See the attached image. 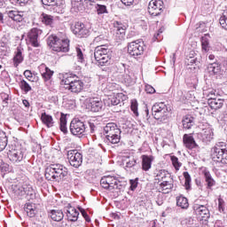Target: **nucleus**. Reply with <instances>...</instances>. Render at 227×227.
Segmentation results:
<instances>
[{"instance_id":"nucleus-1","label":"nucleus","mask_w":227,"mask_h":227,"mask_svg":"<svg viewBox=\"0 0 227 227\" xmlns=\"http://www.w3.org/2000/svg\"><path fill=\"white\" fill-rule=\"evenodd\" d=\"M68 175V169L61 164H51L46 167L44 176L50 182H61Z\"/></svg>"},{"instance_id":"nucleus-2","label":"nucleus","mask_w":227,"mask_h":227,"mask_svg":"<svg viewBox=\"0 0 227 227\" xmlns=\"http://www.w3.org/2000/svg\"><path fill=\"white\" fill-rule=\"evenodd\" d=\"M47 43L55 52H68L70 51V41L68 39H59L56 35H50Z\"/></svg>"},{"instance_id":"nucleus-3","label":"nucleus","mask_w":227,"mask_h":227,"mask_svg":"<svg viewBox=\"0 0 227 227\" xmlns=\"http://www.w3.org/2000/svg\"><path fill=\"white\" fill-rule=\"evenodd\" d=\"M62 84H64L66 90H69L72 93H81V91L84 90V82L75 79V77L71 74L64 75Z\"/></svg>"},{"instance_id":"nucleus-4","label":"nucleus","mask_w":227,"mask_h":227,"mask_svg":"<svg viewBox=\"0 0 227 227\" xmlns=\"http://www.w3.org/2000/svg\"><path fill=\"white\" fill-rule=\"evenodd\" d=\"M170 111L171 106H169V105H166L164 102L156 103L152 107V114L153 118L160 121H166Z\"/></svg>"},{"instance_id":"nucleus-5","label":"nucleus","mask_w":227,"mask_h":227,"mask_svg":"<svg viewBox=\"0 0 227 227\" xmlns=\"http://www.w3.org/2000/svg\"><path fill=\"white\" fill-rule=\"evenodd\" d=\"M94 58L101 67L108 65L109 61H111V50L106 45L101 44L95 48Z\"/></svg>"},{"instance_id":"nucleus-6","label":"nucleus","mask_w":227,"mask_h":227,"mask_svg":"<svg viewBox=\"0 0 227 227\" xmlns=\"http://www.w3.org/2000/svg\"><path fill=\"white\" fill-rule=\"evenodd\" d=\"M104 131L106 135V139L112 145H118L120 143V134H121V131L120 129H118V126H116L114 122H109L106 125L104 128Z\"/></svg>"},{"instance_id":"nucleus-7","label":"nucleus","mask_w":227,"mask_h":227,"mask_svg":"<svg viewBox=\"0 0 227 227\" xmlns=\"http://www.w3.org/2000/svg\"><path fill=\"white\" fill-rule=\"evenodd\" d=\"M42 33H43L42 29L36 27L28 31L26 39L28 51H32L31 47H40V36H42Z\"/></svg>"},{"instance_id":"nucleus-8","label":"nucleus","mask_w":227,"mask_h":227,"mask_svg":"<svg viewBox=\"0 0 227 227\" xmlns=\"http://www.w3.org/2000/svg\"><path fill=\"white\" fill-rule=\"evenodd\" d=\"M7 156L12 164H19V162H22V160H24L26 151L20 147H12L7 152Z\"/></svg>"},{"instance_id":"nucleus-9","label":"nucleus","mask_w":227,"mask_h":227,"mask_svg":"<svg viewBox=\"0 0 227 227\" xmlns=\"http://www.w3.org/2000/svg\"><path fill=\"white\" fill-rule=\"evenodd\" d=\"M100 185L103 189H108L109 191H113V189H121V182L113 176L102 177L100 180Z\"/></svg>"},{"instance_id":"nucleus-10","label":"nucleus","mask_w":227,"mask_h":227,"mask_svg":"<svg viewBox=\"0 0 227 227\" xmlns=\"http://www.w3.org/2000/svg\"><path fill=\"white\" fill-rule=\"evenodd\" d=\"M224 146V143L219 142L212 149L214 157H216L217 160L222 162V164H227V150Z\"/></svg>"},{"instance_id":"nucleus-11","label":"nucleus","mask_w":227,"mask_h":227,"mask_svg":"<svg viewBox=\"0 0 227 227\" xmlns=\"http://www.w3.org/2000/svg\"><path fill=\"white\" fill-rule=\"evenodd\" d=\"M43 4L49 6L52 13H63L65 11V5L63 4V0H42Z\"/></svg>"},{"instance_id":"nucleus-12","label":"nucleus","mask_w":227,"mask_h":227,"mask_svg":"<svg viewBox=\"0 0 227 227\" xmlns=\"http://www.w3.org/2000/svg\"><path fill=\"white\" fill-rule=\"evenodd\" d=\"M164 10V2L162 0H151L148 4V13L153 17H159Z\"/></svg>"},{"instance_id":"nucleus-13","label":"nucleus","mask_w":227,"mask_h":227,"mask_svg":"<svg viewBox=\"0 0 227 227\" xmlns=\"http://www.w3.org/2000/svg\"><path fill=\"white\" fill-rule=\"evenodd\" d=\"M128 52L130 56H141L145 52V43L141 41H133L128 44Z\"/></svg>"},{"instance_id":"nucleus-14","label":"nucleus","mask_w":227,"mask_h":227,"mask_svg":"<svg viewBox=\"0 0 227 227\" xmlns=\"http://www.w3.org/2000/svg\"><path fill=\"white\" fill-rule=\"evenodd\" d=\"M207 72L210 75H215L216 79H222L223 82L226 81V72L221 69V64L217 62L207 65Z\"/></svg>"},{"instance_id":"nucleus-15","label":"nucleus","mask_w":227,"mask_h":227,"mask_svg":"<svg viewBox=\"0 0 227 227\" xmlns=\"http://www.w3.org/2000/svg\"><path fill=\"white\" fill-rule=\"evenodd\" d=\"M70 132L73 136H82L86 132V124L79 119H74L70 123Z\"/></svg>"},{"instance_id":"nucleus-16","label":"nucleus","mask_w":227,"mask_h":227,"mask_svg":"<svg viewBox=\"0 0 227 227\" xmlns=\"http://www.w3.org/2000/svg\"><path fill=\"white\" fill-rule=\"evenodd\" d=\"M67 159L70 166L73 168H80L82 164V154H81L77 150L68 151Z\"/></svg>"},{"instance_id":"nucleus-17","label":"nucleus","mask_w":227,"mask_h":227,"mask_svg":"<svg viewBox=\"0 0 227 227\" xmlns=\"http://www.w3.org/2000/svg\"><path fill=\"white\" fill-rule=\"evenodd\" d=\"M71 29L74 35L78 38H86V36H90V30L82 22H75L74 25L71 27Z\"/></svg>"},{"instance_id":"nucleus-18","label":"nucleus","mask_w":227,"mask_h":227,"mask_svg":"<svg viewBox=\"0 0 227 227\" xmlns=\"http://www.w3.org/2000/svg\"><path fill=\"white\" fill-rule=\"evenodd\" d=\"M18 194L24 196L26 194L27 200H36V191L33 189L31 184H24L18 190Z\"/></svg>"},{"instance_id":"nucleus-19","label":"nucleus","mask_w":227,"mask_h":227,"mask_svg":"<svg viewBox=\"0 0 227 227\" xmlns=\"http://www.w3.org/2000/svg\"><path fill=\"white\" fill-rule=\"evenodd\" d=\"M207 104L211 109L217 111V109H221L224 106V99L215 98V93H209L207 95Z\"/></svg>"},{"instance_id":"nucleus-20","label":"nucleus","mask_w":227,"mask_h":227,"mask_svg":"<svg viewBox=\"0 0 227 227\" xmlns=\"http://www.w3.org/2000/svg\"><path fill=\"white\" fill-rule=\"evenodd\" d=\"M88 107L92 113H99L104 107V102L98 98H90L88 100Z\"/></svg>"},{"instance_id":"nucleus-21","label":"nucleus","mask_w":227,"mask_h":227,"mask_svg":"<svg viewBox=\"0 0 227 227\" xmlns=\"http://www.w3.org/2000/svg\"><path fill=\"white\" fill-rule=\"evenodd\" d=\"M198 137L203 143H210L214 139V131L210 127L205 128L198 134Z\"/></svg>"},{"instance_id":"nucleus-22","label":"nucleus","mask_w":227,"mask_h":227,"mask_svg":"<svg viewBox=\"0 0 227 227\" xmlns=\"http://www.w3.org/2000/svg\"><path fill=\"white\" fill-rule=\"evenodd\" d=\"M195 212L197 215L202 219V221H208L210 218V211L205 206H195L194 207Z\"/></svg>"},{"instance_id":"nucleus-23","label":"nucleus","mask_w":227,"mask_h":227,"mask_svg":"<svg viewBox=\"0 0 227 227\" xmlns=\"http://www.w3.org/2000/svg\"><path fill=\"white\" fill-rule=\"evenodd\" d=\"M123 98H125V95H123V93H118L111 98H108V99H106V104L109 106H118L123 102Z\"/></svg>"},{"instance_id":"nucleus-24","label":"nucleus","mask_w":227,"mask_h":227,"mask_svg":"<svg viewBox=\"0 0 227 227\" xmlns=\"http://www.w3.org/2000/svg\"><path fill=\"white\" fill-rule=\"evenodd\" d=\"M67 217L68 221L75 223V221L79 219V211H77L75 207H71L70 204H68L67 209Z\"/></svg>"},{"instance_id":"nucleus-25","label":"nucleus","mask_w":227,"mask_h":227,"mask_svg":"<svg viewBox=\"0 0 227 227\" xmlns=\"http://www.w3.org/2000/svg\"><path fill=\"white\" fill-rule=\"evenodd\" d=\"M142 169L143 171H150L152 169V162H153V156L142 155Z\"/></svg>"},{"instance_id":"nucleus-26","label":"nucleus","mask_w":227,"mask_h":227,"mask_svg":"<svg viewBox=\"0 0 227 227\" xmlns=\"http://www.w3.org/2000/svg\"><path fill=\"white\" fill-rule=\"evenodd\" d=\"M183 141L184 146L189 150H192V148H196L198 146V144H196L194 137L191 135L184 134L183 137Z\"/></svg>"},{"instance_id":"nucleus-27","label":"nucleus","mask_w":227,"mask_h":227,"mask_svg":"<svg viewBox=\"0 0 227 227\" xmlns=\"http://www.w3.org/2000/svg\"><path fill=\"white\" fill-rule=\"evenodd\" d=\"M202 175H204L205 182L207 184V189H212V187L215 185V180H214V177H212V174H210V171L205 168L204 170H202Z\"/></svg>"},{"instance_id":"nucleus-28","label":"nucleus","mask_w":227,"mask_h":227,"mask_svg":"<svg viewBox=\"0 0 227 227\" xmlns=\"http://www.w3.org/2000/svg\"><path fill=\"white\" fill-rule=\"evenodd\" d=\"M23 51L24 49H22V47L20 46L17 48V51L13 57V63L15 67H19V65H20V63L24 61V55H22Z\"/></svg>"},{"instance_id":"nucleus-29","label":"nucleus","mask_w":227,"mask_h":227,"mask_svg":"<svg viewBox=\"0 0 227 227\" xmlns=\"http://www.w3.org/2000/svg\"><path fill=\"white\" fill-rule=\"evenodd\" d=\"M160 188L162 189L163 192L165 194H168L171 189H173V178L168 177V179H165V181H162L160 184Z\"/></svg>"},{"instance_id":"nucleus-30","label":"nucleus","mask_w":227,"mask_h":227,"mask_svg":"<svg viewBox=\"0 0 227 227\" xmlns=\"http://www.w3.org/2000/svg\"><path fill=\"white\" fill-rule=\"evenodd\" d=\"M24 210L27 212L28 217H35L36 215V204L27 202L24 206Z\"/></svg>"},{"instance_id":"nucleus-31","label":"nucleus","mask_w":227,"mask_h":227,"mask_svg":"<svg viewBox=\"0 0 227 227\" xmlns=\"http://www.w3.org/2000/svg\"><path fill=\"white\" fill-rule=\"evenodd\" d=\"M154 175L155 180H158L159 182H164L165 180L171 178V175H169V173L164 169L156 170Z\"/></svg>"},{"instance_id":"nucleus-32","label":"nucleus","mask_w":227,"mask_h":227,"mask_svg":"<svg viewBox=\"0 0 227 227\" xmlns=\"http://www.w3.org/2000/svg\"><path fill=\"white\" fill-rule=\"evenodd\" d=\"M182 123L183 128L185 129L186 130H189L194 125V117L189 114L185 115L184 117H183Z\"/></svg>"},{"instance_id":"nucleus-33","label":"nucleus","mask_w":227,"mask_h":227,"mask_svg":"<svg viewBox=\"0 0 227 227\" xmlns=\"http://www.w3.org/2000/svg\"><path fill=\"white\" fill-rule=\"evenodd\" d=\"M7 15L9 19H12V20H14L15 22H22L24 20L22 12L19 11H9L7 12Z\"/></svg>"},{"instance_id":"nucleus-34","label":"nucleus","mask_w":227,"mask_h":227,"mask_svg":"<svg viewBox=\"0 0 227 227\" xmlns=\"http://www.w3.org/2000/svg\"><path fill=\"white\" fill-rule=\"evenodd\" d=\"M50 217H51L52 221L59 223V221H63V217H65V215L63 214L62 210L53 209L51 212Z\"/></svg>"},{"instance_id":"nucleus-35","label":"nucleus","mask_w":227,"mask_h":227,"mask_svg":"<svg viewBox=\"0 0 227 227\" xmlns=\"http://www.w3.org/2000/svg\"><path fill=\"white\" fill-rule=\"evenodd\" d=\"M41 120L43 123H44V125L47 126L49 129H51V127H54V120L51 115L43 113L41 115Z\"/></svg>"},{"instance_id":"nucleus-36","label":"nucleus","mask_w":227,"mask_h":227,"mask_svg":"<svg viewBox=\"0 0 227 227\" xmlns=\"http://www.w3.org/2000/svg\"><path fill=\"white\" fill-rule=\"evenodd\" d=\"M39 19L45 26H52L54 24V19L49 14L42 13Z\"/></svg>"},{"instance_id":"nucleus-37","label":"nucleus","mask_w":227,"mask_h":227,"mask_svg":"<svg viewBox=\"0 0 227 227\" xmlns=\"http://www.w3.org/2000/svg\"><path fill=\"white\" fill-rule=\"evenodd\" d=\"M176 205L180 207V208L187 209L189 208V200L184 196H179L176 198Z\"/></svg>"},{"instance_id":"nucleus-38","label":"nucleus","mask_w":227,"mask_h":227,"mask_svg":"<svg viewBox=\"0 0 227 227\" xmlns=\"http://www.w3.org/2000/svg\"><path fill=\"white\" fill-rule=\"evenodd\" d=\"M8 146V137L4 131L0 130V152Z\"/></svg>"},{"instance_id":"nucleus-39","label":"nucleus","mask_w":227,"mask_h":227,"mask_svg":"<svg viewBox=\"0 0 227 227\" xmlns=\"http://www.w3.org/2000/svg\"><path fill=\"white\" fill-rule=\"evenodd\" d=\"M124 160L126 161V168H134L137 164V159L134 156H127Z\"/></svg>"},{"instance_id":"nucleus-40","label":"nucleus","mask_w":227,"mask_h":227,"mask_svg":"<svg viewBox=\"0 0 227 227\" xmlns=\"http://www.w3.org/2000/svg\"><path fill=\"white\" fill-rule=\"evenodd\" d=\"M59 129L64 134H67V132H68V129L67 128V116H65L64 114H62L60 117Z\"/></svg>"},{"instance_id":"nucleus-41","label":"nucleus","mask_w":227,"mask_h":227,"mask_svg":"<svg viewBox=\"0 0 227 227\" xmlns=\"http://www.w3.org/2000/svg\"><path fill=\"white\" fill-rule=\"evenodd\" d=\"M201 47L204 52H208L210 46L208 43V37L207 35L201 37Z\"/></svg>"},{"instance_id":"nucleus-42","label":"nucleus","mask_w":227,"mask_h":227,"mask_svg":"<svg viewBox=\"0 0 227 227\" xmlns=\"http://www.w3.org/2000/svg\"><path fill=\"white\" fill-rule=\"evenodd\" d=\"M219 22L223 29H226L227 31V10L223 11L222 16L219 19Z\"/></svg>"},{"instance_id":"nucleus-43","label":"nucleus","mask_w":227,"mask_h":227,"mask_svg":"<svg viewBox=\"0 0 227 227\" xmlns=\"http://www.w3.org/2000/svg\"><path fill=\"white\" fill-rule=\"evenodd\" d=\"M20 87L22 90V91H25V93H29V91H31L32 90L31 85H29V83L26 82V80L20 81Z\"/></svg>"},{"instance_id":"nucleus-44","label":"nucleus","mask_w":227,"mask_h":227,"mask_svg":"<svg viewBox=\"0 0 227 227\" xmlns=\"http://www.w3.org/2000/svg\"><path fill=\"white\" fill-rule=\"evenodd\" d=\"M95 9L98 15H104V13H108L107 6L104 4H96Z\"/></svg>"},{"instance_id":"nucleus-45","label":"nucleus","mask_w":227,"mask_h":227,"mask_svg":"<svg viewBox=\"0 0 227 227\" xmlns=\"http://www.w3.org/2000/svg\"><path fill=\"white\" fill-rule=\"evenodd\" d=\"M45 72L42 73V77L44 79V81H49L51 80V77L54 74V72H52L49 67H44Z\"/></svg>"},{"instance_id":"nucleus-46","label":"nucleus","mask_w":227,"mask_h":227,"mask_svg":"<svg viewBox=\"0 0 227 227\" xmlns=\"http://www.w3.org/2000/svg\"><path fill=\"white\" fill-rule=\"evenodd\" d=\"M184 185L186 187L187 190L191 189V175L189 174V172H184Z\"/></svg>"},{"instance_id":"nucleus-47","label":"nucleus","mask_w":227,"mask_h":227,"mask_svg":"<svg viewBox=\"0 0 227 227\" xmlns=\"http://www.w3.org/2000/svg\"><path fill=\"white\" fill-rule=\"evenodd\" d=\"M116 35L120 40H123V38H125V28L122 27H117Z\"/></svg>"},{"instance_id":"nucleus-48","label":"nucleus","mask_w":227,"mask_h":227,"mask_svg":"<svg viewBox=\"0 0 227 227\" xmlns=\"http://www.w3.org/2000/svg\"><path fill=\"white\" fill-rule=\"evenodd\" d=\"M171 161H172V164H173L175 169H176V171H178V169H180V168L182 167V163L178 160L176 156H172Z\"/></svg>"},{"instance_id":"nucleus-49","label":"nucleus","mask_w":227,"mask_h":227,"mask_svg":"<svg viewBox=\"0 0 227 227\" xmlns=\"http://www.w3.org/2000/svg\"><path fill=\"white\" fill-rule=\"evenodd\" d=\"M0 98L3 101L4 107H6V106H8V100L10 98V96L6 94V92H1Z\"/></svg>"},{"instance_id":"nucleus-50","label":"nucleus","mask_w":227,"mask_h":227,"mask_svg":"<svg viewBox=\"0 0 227 227\" xmlns=\"http://www.w3.org/2000/svg\"><path fill=\"white\" fill-rule=\"evenodd\" d=\"M76 56L79 63H83L84 54L82 53V50H81L80 48H76Z\"/></svg>"},{"instance_id":"nucleus-51","label":"nucleus","mask_w":227,"mask_h":227,"mask_svg":"<svg viewBox=\"0 0 227 227\" xmlns=\"http://www.w3.org/2000/svg\"><path fill=\"white\" fill-rule=\"evenodd\" d=\"M79 210H80L82 217H84L85 221L87 223H90L91 221V219H90V215H88V213H86V210H84V208H82V207H79Z\"/></svg>"},{"instance_id":"nucleus-52","label":"nucleus","mask_w":227,"mask_h":227,"mask_svg":"<svg viewBox=\"0 0 227 227\" xmlns=\"http://www.w3.org/2000/svg\"><path fill=\"white\" fill-rule=\"evenodd\" d=\"M105 40H106V36L101 35L94 38V43H99V45H102Z\"/></svg>"},{"instance_id":"nucleus-53","label":"nucleus","mask_w":227,"mask_h":227,"mask_svg":"<svg viewBox=\"0 0 227 227\" xmlns=\"http://www.w3.org/2000/svg\"><path fill=\"white\" fill-rule=\"evenodd\" d=\"M122 79L126 84H132V76L129 74H125L122 75Z\"/></svg>"},{"instance_id":"nucleus-54","label":"nucleus","mask_w":227,"mask_h":227,"mask_svg":"<svg viewBox=\"0 0 227 227\" xmlns=\"http://www.w3.org/2000/svg\"><path fill=\"white\" fill-rule=\"evenodd\" d=\"M131 111L136 116H139V113L137 112V102L131 103Z\"/></svg>"},{"instance_id":"nucleus-55","label":"nucleus","mask_w":227,"mask_h":227,"mask_svg":"<svg viewBox=\"0 0 227 227\" xmlns=\"http://www.w3.org/2000/svg\"><path fill=\"white\" fill-rule=\"evenodd\" d=\"M145 91L150 95L155 93V89L152 85H145Z\"/></svg>"},{"instance_id":"nucleus-56","label":"nucleus","mask_w":227,"mask_h":227,"mask_svg":"<svg viewBox=\"0 0 227 227\" xmlns=\"http://www.w3.org/2000/svg\"><path fill=\"white\" fill-rule=\"evenodd\" d=\"M31 0H17L18 4H20V6H26L27 3H29Z\"/></svg>"},{"instance_id":"nucleus-57","label":"nucleus","mask_w":227,"mask_h":227,"mask_svg":"<svg viewBox=\"0 0 227 227\" xmlns=\"http://www.w3.org/2000/svg\"><path fill=\"white\" fill-rule=\"evenodd\" d=\"M122 4H125V6H130L132 3H134V0H121Z\"/></svg>"},{"instance_id":"nucleus-58","label":"nucleus","mask_w":227,"mask_h":227,"mask_svg":"<svg viewBox=\"0 0 227 227\" xmlns=\"http://www.w3.org/2000/svg\"><path fill=\"white\" fill-rule=\"evenodd\" d=\"M188 63L194 65V63H196V59H194L192 56H190V59H188Z\"/></svg>"},{"instance_id":"nucleus-59","label":"nucleus","mask_w":227,"mask_h":227,"mask_svg":"<svg viewBox=\"0 0 227 227\" xmlns=\"http://www.w3.org/2000/svg\"><path fill=\"white\" fill-rule=\"evenodd\" d=\"M130 184H131V191H134V189H136V187H137V183L131 180Z\"/></svg>"},{"instance_id":"nucleus-60","label":"nucleus","mask_w":227,"mask_h":227,"mask_svg":"<svg viewBox=\"0 0 227 227\" xmlns=\"http://www.w3.org/2000/svg\"><path fill=\"white\" fill-rule=\"evenodd\" d=\"M24 75H25V77H31V71H29V70L25 71Z\"/></svg>"},{"instance_id":"nucleus-61","label":"nucleus","mask_w":227,"mask_h":227,"mask_svg":"<svg viewBox=\"0 0 227 227\" xmlns=\"http://www.w3.org/2000/svg\"><path fill=\"white\" fill-rule=\"evenodd\" d=\"M23 105L25 106V107H29V101H27V99H24Z\"/></svg>"},{"instance_id":"nucleus-62","label":"nucleus","mask_w":227,"mask_h":227,"mask_svg":"<svg viewBox=\"0 0 227 227\" xmlns=\"http://www.w3.org/2000/svg\"><path fill=\"white\" fill-rule=\"evenodd\" d=\"M90 132H91V133L95 132V124L90 123Z\"/></svg>"},{"instance_id":"nucleus-63","label":"nucleus","mask_w":227,"mask_h":227,"mask_svg":"<svg viewBox=\"0 0 227 227\" xmlns=\"http://www.w3.org/2000/svg\"><path fill=\"white\" fill-rule=\"evenodd\" d=\"M219 211L224 212V207H223V204H221V201H219V206H218Z\"/></svg>"},{"instance_id":"nucleus-64","label":"nucleus","mask_w":227,"mask_h":227,"mask_svg":"<svg viewBox=\"0 0 227 227\" xmlns=\"http://www.w3.org/2000/svg\"><path fill=\"white\" fill-rule=\"evenodd\" d=\"M208 59H211V60L215 59V56L211 54V55L208 56Z\"/></svg>"}]
</instances>
